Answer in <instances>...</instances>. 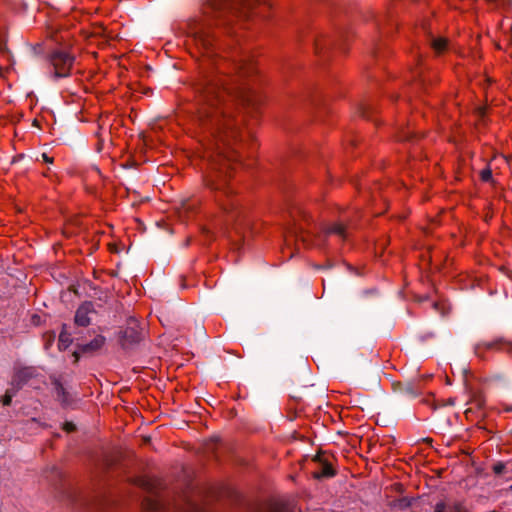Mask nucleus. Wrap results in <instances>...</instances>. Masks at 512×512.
I'll return each mask as SVG.
<instances>
[{
	"instance_id": "obj_3",
	"label": "nucleus",
	"mask_w": 512,
	"mask_h": 512,
	"mask_svg": "<svg viewBox=\"0 0 512 512\" xmlns=\"http://www.w3.org/2000/svg\"><path fill=\"white\" fill-rule=\"evenodd\" d=\"M230 66L231 64L223 58L217 63V69L220 73H226V69ZM232 66L238 78L250 77L257 72L256 64L250 57H244L237 63H233Z\"/></svg>"
},
{
	"instance_id": "obj_9",
	"label": "nucleus",
	"mask_w": 512,
	"mask_h": 512,
	"mask_svg": "<svg viewBox=\"0 0 512 512\" xmlns=\"http://www.w3.org/2000/svg\"><path fill=\"white\" fill-rule=\"evenodd\" d=\"M106 339L102 335H97L92 341L87 344L79 345L78 352H74L75 362L79 359V352L82 354L94 353L100 350L105 345Z\"/></svg>"
},
{
	"instance_id": "obj_7",
	"label": "nucleus",
	"mask_w": 512,
	"mask_h": 512,
	"mask_svg": "<svg viewBox=\"0 0 512 512\" xmlns=\"http://www.w3.org/2000/svg\"><path fill=\"white\" fill-rule=\"evenodd\" d=\"M313 460L318 463V469L313 472L314 478H330L336 475V471L325 453H318Z\"/></svg>"
},
{
	"instance_id": "obj_6",
	"label": "nucleus",
	"mask_w": 512,
	"mask_h": 512,
	"mask_svg": "<svg viewBox=\"0 0 512 512\" xmlns=\"http://www.w3.org/2000/svg\"><path fill=\"white\" fill-rule=\"evenodd\" d=\"M193 35L195 44L201 50L202 56L208 60L212 59L216 55L214 37L203 27L195 30Z\"/></svg>"
},
{
	"instance_id": "obj_26",
	"label": "nucleus",
	"mask_w": 512,
	"mask_h": 512,
	"mask_svg": "<svg viewBox=\"0 0 512 512\" xmlns=\"http://www.w3.org/2000/svg\"><path fill=\"white\" fill-rule=\"evenodd\" d=\"M509 490L512 492V485L509 487Z\"/></svg>"
},
{
	"instance_id": "obj_10",
	"label": "nucleus",
	"mask_w": 512,
	"mask_h": 512,
	"mask_svg": "<svg viewBox=\"0 0 512 512\" xmlns=\"http://www.w3.org/2000/svg\"><path fill=\"white\" fill-rule=\"evenodd\" d=\"M435 512H466V510L459 503L447 506L444 502H439L435 506Z\"/></svg>"
},
{
	"instance_id": "obj_16",
	"label": "nucleus",
	"mask_w": 512,
	"mask_h": 512,
	"mask_svg": "<svg viewBox=\"0 0 512 512\" xmlns=\"http://www.w3.org/2000/svg\"><path fill=\"white\" fill-rule=\"evenodd\" d=\"M268 512H289L288 508L280 503H273L270 505Z\"/></svg>"
},
{
	"instance_id": "obj_4",
	"label": "nucleus",
	"mask_w": 512,
	"mask_h": 512,
	"mask_svg": "<svg viewBox=\"0 0 512 512\" xmlns=\"http://www.w3.org/2000/svg\"><path fill=\"white\" fill-rule=\"evenodd\" d=\"M488 351L507 352L512 354V340L505 337H498L490 341H482L476 344L475 354L479 358H484Z\"/></svg>"
},
{
	"instance_id": "obj_21",
	"label": "nucleus",
	"mask_w": 512,
	"mask_h": 512,
	"mask_svg": "<svg viewBox=\"0 0 512 512\" xmlns=\"http://www.w3.org/2000/svg\"><path fill=\"white\" fill-rule=\"evenodd\" d=\"M504 468H505V467H504V465H503L502 463H498V464L494 465V467H493V471H494L496 474H500V473H502V472H503Z\"/></svg>"
},
{
	"instance_id": "obj_20",
	"label": "nucleus",
	"mask_w": 512,
	"mask_h": 512,
	"mask_svg": "<svg viewBox=\"0 0 512 512\" xmlns=\"http://www.w3.org/2000/svg\"><path fill=\"white\" fill-rule=\"evenodd\" d=\"M42 161L47 164H52L54 162V158L49 156L47 153L41 154Z\"/></svg>"
},
{
	"instance_id": "obj_19",
	"label": "nucleus",
	"mask_w": 512,
	"mask_h": 512,
	"mask_svg": "<svg viewBox=\"0 0 512 512\" xmlns=\"http://www.w3.org/2000/svg\"><path fill=\"white\" fill-rule=\"evenodd\" d=\"M11 401H12V394H10V392L7 391L5 393V395L3 396V400H2L3 405L8 406V405H10Z\"/></svg>"
},
{
	"instance_id": "obj_15",
	"label": "nucleus",
	"mask_w": 512,
	"mask_h": 512,
	"mask_svg": "<svg viewBox=\"0 0 512 512\" xmlns=\"http://www.w3.org/2000/svg\"><path fill=\"white\" fill-rule=\"evenodd\" d=\"M136 484L147 489L148 491H152L155 487L152 479L148 477H140L137 479Z\"/></svg>"
},
{
	"instance_id": "obj_13",
	"label": "nucleus",
	"mask_w": 512,
	"mask_h": 512,
	"mask_svg": "<svg viewBox=\"0 0 512 512\" xmlns=\"http://www.w3.org/2000/svg\"><path fill=\"white\" fill-rule=\"evenodd\" d=\"M72 343V338L70 333L66 331V325H63V329L60 332L59 340H58V347L60 350L67 349Z\"/></svg>"
},
{
	"instance_id": "obj_1",
	"label": "nucleus",
	"mask_w": 512,
	"mask_h": 512,
	"mask_svg": "<svg viewBox=\"0 0 512 512\" xmlns=\"http://www.w3.org/2000/svg\"><path fill=\"white\" fill-rule=\"evenodd\" d=\"M226 79L218 75H209L198 85L197 101L198 118L203 126H209L214 138V148L206 152L209 162V173L205 177L206 185L216 192V201L226 215V221L233 226L235 232L244 235L250 229L251 219L246 208L235 196L230 184L232 164L239 160L246 140L252 141V135L243 131L240 120L235 119L224 106L227 96L235 94L241 97L234 88L221 87Z\"/></svg>"
},
{
	"instance_id": "obj_5",
	"label": "nucleus",
	"mask_w": 512,
	"mask_h": 512,
	"mask_svg": "<svg viewBox=\"0 0 512 512\" xmlns=\"http://www.w3.org/2000/svg\"><path fill=\"white\" fill-rule=\"evenodd\" d=\"M51 64L56 78L67 77L73 67L74 57L67 52L57 51L51 56Z\"/></svg>"
},
{
	"instance_id": "obj_8",
	"label": "nucleus",
	"mask_w": 512,
	"mask_h": 512,
	"mask_svg": "<svg viewBox=\"0 0 512 512\" xmlns=\"http://www.w3.org/2000/svg\"><path fill=\"white\" fill-rule=\"evenodd\" d=\"M94 313L95 310L92 302H84L76 310L74 318L75 324L82 327L88 326L91 322L90 315Z\"/></svg>"
},
{
	"instance_id": "obj_12",
	"label": "nucleus",
	"mask_w": 512,
	"mask_h": 512,
	"mask_svg": "<svg viewBox=\"0 0 512 512\" xmlns=\"http://www.w3.org/2000/svg\"><path fill=\"white\" fill-rule=\"evenodd\" d=\"M346 228L342 223H334L324 228V232L327 235L335 234L340 238H345Z\"/></svg>"
},
{
	"instance_id": "obj_25",
	"label": "nucleus",
	"mask_w": 512,
	"mask_h": 512,
	"mask_svg": "<svg viewBox=\"0 0 512 512\" xmlns=\"http://www.w3.org/2000/svg\"><path fill=\"white\" fill-rule=\"evenodd\" d=\"M505 411H512V407H506Z\"/></svg>"
},
{
	"instance_id": "obj_2",
	"label": "nucleus",
	"mask_w": 512,
	"mask_h": 512,
	"mask_svg": "<svg viewBox=\"0 0 512 512\" xmlns=\"http://www.w3.org/2000/svg\"><path fill=\"white\" fill-rule=\"evenodd\" d=\"M269 7V0H208L203 13L209 16L227 10L239 17L249 18L254 13L263 14V10Z\"/></svg>"
},
{
	"instance_id": "obj_11",
	"label": "nucleus",
	"mask_w": 512,
	"mask_h": 512,
	"mask_svg": "<svg viewBox=\"0 0 512 512\" xmlns=\"http://www.w3.org/2000/svg\"><path fill=\"white\" fill-rule=\"evenodd\" d=\"M431 47L438 55L444 53L448 49V40L444 37H438L432 40Z\"/></svg>"
},
{
	"instance_id": "obj_18",
	"label": "nucleus",
	"mask_w": 512,
	"mask_h": 512,
	"mask_svg": "<svg viewBox=\"0 0 512 512\" xmlns=\"http://www.w3.org/2000/svg\"><path fill=\"white\" fill-rule=\"evenodd\" d=\"M480 178L482 181H489L491 178H492V171L490 168H486V169H483L481 172H480Z\"/></svg>"
},
{
	"instance_id": "obj_14",
	"label": "nucleus",
	"mask_w": 512,
	"mask_h": 512,
	"mask_svg": "<svg viewBox=\"0 0 512 512\" xmlns=\"http://www.w3.org/2000/svg\"><path fill=\"white\" fill-rule=\"evenodd\" d=\"M33 374V370L31 368H23L17 371L13 382H17V384H21L22 382L26 381L28 378H30Z\"/></svg>"
},
{
	"instance_id": "obj_22",
	"label": "nucleus",
	"mask_w": 512,
	"mask_h": 512,
	"mask_svg": "<svg viewBox=\"0 0 512 512\" xmlns=\"http://www.w3.org/2000/svg\"><path fill=\"white\" fill-rule=\"evenodd\" d=\"M74 429H75V425L73 423L66 422L64 424V430H66L67 432H72V431H74Z\"/></svg>"
},
{
	"instance_id": "obj_17",
	"label": "nucleus",
	"mask_w": 512,
	"mask_h": 512,
	"mask_svg": "<svg viewBox=\"0 0 512 512\" xmlns=\"http://www.w3.org/2000/svg\"><path fill=\"white\" fill-rule=\"evenodd\" d=\"M144 505L148 510L151 511H156L160 508V504L156 500L146 499Z\"/></svg>"
},
{
	"instance_id": "obj_24",
	"label": "nucleus",
	"mask_w": 512,
	"mask_h": 512,
	"mask_svg": "<svg viewBox=\"0 0 512 512\" xmlns=\"http://www.w3.org/2000/svg\"><path fill=\"white\" fill-rule=\"evenodd\" d=\"M319 45H320V42H319V40H317L316 43H315V49H316L317 52L319 50Z\"/></svg>"
},
{
	"instance_id": "obj_23",
	"label": "nucleus",
	"mask_w": 512,
	"mask_h": 512,
	"mask_svg": "<svg viewBox=\"0 0 512 512\" xmlns=\"http://www.w3.org/2000/svg\"><path fill=\"white\" fill-rule=\"evenodd\" d=\"M124 336H125V337H131L133 341H137V340H138V337H134L133 335H130V334H129L128 329H127V330H125V332H124Z\"/></svg>"
}]
</instances>
